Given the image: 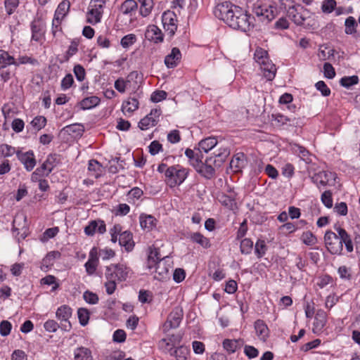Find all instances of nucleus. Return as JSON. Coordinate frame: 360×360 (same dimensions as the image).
<instances>
[{
    "mask_svg": "<svg viewBox=\"0 0 360 360\" xmlns=\"http://www.w3.org/2000/svg\"><path fill=\"white\" fill-rule=\"evenodd\" d=\"M167 258V256L160 255L158 248H150L146 265L150 270L155 269L154 278L161 281L168 277L170 265L166 264Z\"/></svg>",
    "mask_w": 360,
    "mask_h": 360,
    "instance_id": "obj_1",
    "label": "nucleus"
},
{
    "mask_svg": "<svg viewBox=\"0 0 360 360\" xmlns=\"http://www.w3.org/2000/svg\"><path fill=\"white\" fill-rule=\"evenodd\" d=\"M252 12L259 20L269 22L275 18L277 9L270 0H258L254 4Z\"/></svg>",
    "mask_w": 360,
    "mask_h": 360,
    "instance_id": "obj_2",
    "label": "nucleus"
},
{
    "mask_svg": "<svg viewBox=\"0 0 360 360\" xmlns=\"http://www.w3.org/2000/svg\"><path fill=\"white\" fill-rule=\"evenodd\" d=\"M250 19V15L244 12L241 8L237 6L233 8V11L226 24L233 29L247 32L253 27Z\"/></svg>",
    "mask_w": 360,
    "mask_h": 360,
    "instance_id": "obj_3",
    "label": "nucleus"
},
{
    "mask_svg": "<svg viewBox=\"0 0 360 360\" xmlns=\"http://www.w3.org/2000/svg\"><path fill=\"white\" fill-rule=\"evenodd\" d=\"M254 59L260 65L267 80L271 81L275 77L276 68L269 60L266 51L257 48L254 54Z\"/></svg>",
    "mask_w": 360,
    "mask_h": 360,
    "instance_id": "obj_4",
    "label": "nucleus"
},
{
    "mask_svg": "<svg viewBox=\"0 0 360 360\" xmlns=\"http://www.w3.org/2000/svg\"><path fill=\"white\" fill-rule=\"evenodd\" d=\"M188 174V169L179 165L169 167L165 172L166 182L170 187H175L185 181Z\"/></svg>",
    "mask_w": 360,
    "mask_h": 360,
    "instance_id": "obj_5",
    "label": "nucleus"
},
{
    "mask_svg": "<svg viewBox=\"0 0 360 360\" xmlns=\"http://www.w3.org/2000/svg\"><path fill=\"white\" fill-rule=\"evenodd\" d=\"M325 245L328 251L332 255H341L343 245L340 243L337 233L332 231H327L324 235Z\"/></svg>",
    "mask_w": 360,
    "mask_h": 360,
    "instance_id": "obj_6",
    "label": "nucleus"
},
{
    "mask_svg": "<svg viewBox=\"0 0 360 360\" xmlns=\"http://www.w3.org/2000/svg\"><path fill=\"white\" fill-rule=\"evenodd\" d=\"M128 271L124 264H111L107 266L105 273V278L115 279L117 281H125L127 278Z\"/></svg>",
    "mask_w": 360,
    "mask_h": 360,
    "instance_id": "obj_7",
    "label": "nucleus"
},
{
    "mask_svg": "<svg viewBox=\"0 0 360 360\" xmlns=\"http://www.w3.org/2000/svg\"><path fill=\"white\" fill-rule=\"evenodd\" d=\"M56 316L60 321V329L64 331L70 330L72 326L69 319L72 316V309L68 305H63L58 308Z\"/></svg>",
    "mask_w": 360,
    "mask_h": 360,
    "instance_id": "obj_8",
    "label": "nucleus"
},
{
    "mask_svg": "<svg viewBox=\"0 0 360 360\" xmlns=\"http://www.w3.org/2000/svg\"><path fill=\"white\" fill-rule=\"evenodd\" d=\"M236 7L237 6L232 4L229 1H224L215 6L214 13L217 18L222 20L226 23L233 11V8Z\"/></svg>",
    "mask_w": 360,
    "mask_h": 360,
    "instance_id": "obj_9",
    "label": "nucleus"
},
{
    "mask_svg": "<svg viewBox=\"0 0 360 360\" xmlns=\"http://www.w3.org/2000/svg\"><path fill=\"white\" fill-rule=\"evenodd\" d=\"M183 318V311L181 308H175L168 316L163 325V331L167 332L172 328H177Z\"/></svg>",
    "mask_w": 360,
    "mask_h": 360,
    "instance_id": "obj_10",
    "label": "nucleus"
},
{
    "mask_svg": "<svg viewBox=\"0 0 360 360\" xmlns=\"http://www.w3.org/2000/svg\"><path fill=\"white\" fill-rule=\"evenodd\" d=\"M16 156L27 171H32L35 167L36 160L32 150L23 153L18 150L16 152Z\"/></svg>",
    "mask_w": 360,
    "mask_h": 360,
    "instance_id": "obj_11",
    "label": "nucleus"
},
{
    "mask_svg": "<svg viewBox=\"0 0 360 360\" xmlns=\"http://www.w3.org/2000/svg\"><path fill=\"white\" fill-rule=\"evenodd\" d=\"M160 115V110L153 109L150 112L144 117L139 123V127L141 130H146L150 127L155 126Z\"/></svg>",
    "mask_w": 360,
    "mask_h": 360,
    "instance_id": "obj_12",
    "label": "nucleus"
},
{
    "mask_svg": "<svg viewBox=\"0 0 360 360\" xmlns=\"http://www.w3.org/2000/svg\"><path fill=\"white\" fill-rule=\"evenodd\" d=\"M162 24L166 32L169 36H173L177 29L175 23L176 15L173 12H164L162 17Z\"/></svg>",
    "mask_w": 360,
    "mask_h": 360,
    "instance_id": "obj_13",
    "label": "nucleus"
},
{
    "mask_svg": "<svg viewBox=\"0 0 360 360\" xmlns=\"http://www.w3.org/2000/svg\"><path fill=\"white\" fill-rule=\"evenodd\" d=\"M104 233L106 231L105 224L102 220H92L84 228V233L87 236H93L96 232Z\"/></svg>",
    "mask_w": 360,
    "mask_h": 360,
    "instance_id": "obj_14",
    "label": "nucleus"
},
{
    "mask_svg": "<svg viewBox=\"0 0 360 360\" xmlns=\"http://www.w3.org/2000/svg\"><path fill=\"white\" fill-rule=\"evenodd\" d=\"M335 230L337 232L340 243L342 245L345 244L346 250L348 252H352L354 250V247L350 235H349L344 229L340 226H335Z\"/></svg>",
    "mask_w": 360,
    "mask_h": 360,
    "instance_id": "obj_15",
    "label": "nucleus"
},
{
    "mask_svg": "<svg viewBox=\"0 0 360 360\" xmlns=\"http://www.w3.org/2000/svg\"><path fill=\"white\" fill-rule=\"evenodd\" d=\"M98 264L97 249L94 248L89 252L88 261L85 263L86 271L88 274L92 275L96 270Z\"/></svg>",
    "mask_w": 360,
    "mask_h": 360,
    "instance_id": "obj_16",
    "label": "nucleus"
},
{
    "mask_svg": "<svg viewBox=\"0 0 360 360\" xmlns=\"http://www.w3.org/2000/svg\"><path fill=\"white\" fill-rule=\"evenodd\" d=\"M146 37L155 43H159L163 41V34L161 30L154 25L148 27L146 32Z\"/></svg>",
    "mask_w": 360,
    "mask_h": 360,
    "instance_id": "obj_17",
    "label": "nucleus"
},
{
    "mask_svg": "<svg viewBox=\"0 0 360 360\" xmlns=\"http://www.w3.org/2000/svg\"><path fill=\"white\" fill-rule=\"evenodd\" d=\"M119 244L124 247L127 252L131 251L134 246L132 233L128 231H121L119 236Z\"/></svg>",
    "mask_w": 360,
    "mask_h": 360,
    "instance_id": "obj_18",
    "label": "nucleus"
},
{
    "mask_svg": "<svg viewBox=\"0 0 360 360\" xmlns=\"http://www.w3.org/2000/svg\"><path fill=\"white\" fill-rule=\"evenodd\" d=\"M327 321L326 314L323 310H319L315 316L313 324V332L319 333L322 331Z\"/></svg>",
    "mask_w": 360,
    "mask_h": 360,
    "instance_id": "obj_19",
    "label": "nucleus"
},
{
    "mask_svg": "<svg viewBox=\"0 0 360 360\" xmlns=\"http://www.w3.org/2000/svg\"><path fill=\"white\" fill-rule=\"evenodd\" d=\"M181 57V52L178 48H173L171 53L165 58V63L168 68L176 67Z\"/></svg>",
    "mask_w": 360,
    "mask_h": 360,
    "instance_id": "obj_20",
    "label": "nucleus"
},
{
    "mask_svg": "<svg viewBox=\"0 0 360 360\" xmlns=\"http://www.w3.org/2000/svg\"><path fill=\"white\" fill-rule=\"evenodd\" d=\"M56 164L57 155L51 154L47 157L46 161L41 166L39 167V171H42L45 174V176H48L56 167Z\"/></svg>",
    "mask_w": 360,
    "mask_h": 360,
    "instance_id": "obj_21",
    "label": "nucleus"
},
{
    "mask_svg": "<svg viewBox=\"0 0 360 360\" xmlns=\"http://www.w3.org/2000/svg\"><path fill=\"white\" fill-rule=\"evenodd\" d=\"M246 162L245 155L242 153L236 154L230 162V167L235 172H240Z\"/></svg>",
    "mask_w": 360,
    "mask_h": 360,
    "instance_id": "obj_22",
    "label": "nucleus"
},
{
    "mask_svg": "<svg viewBox=\"0 0 360 360\" xmlns=\"http://www.w3.org/2000/svg\"><path fill=\"white\" fill-rule=\"evenodd\" d=\"M212 158L206 160L205 163L200 165L197 172L206 179H211L214 174V169L211 165Z\"/></svg>",
    "mask_w": 360,
    "mask_h": 360,
    "instance_id": "obj_23",
    "label": "nucleus"
},
{
    "mask_svg": "<svg viewBox=\"0 0 360 360\" xmlns=\"http://www.w3.org/2000/svg\"><path fill=\"white\" fill-rule=\"evenodd\" d=\"M255 328L259 338L265 341L269 335V328L266 323L262 320H257L255 322Z\"/></svg>",
    "mask_w": 360,
    "mask_h": 360,
    "instance_id": "obj_24",
    "label": "nucleus"
},
{
    "mask_svg": "<svg viewBox=\"0 0 360 360\" xmlns=\"http://www.w3.org/2000/svg\"><path fill=\"white\" fill-rule=\"evenodd\" d=\"M62 131L75 137L82 136L84 127L81 124H73L67 125L63 128Z\"/></svg>",
    "mask_w": 360,
    "mask_h": 360,
    "instance_id": "obj_25",
    "label": "nucleus"
},
{
    "mask_svg": "<svg viewBox=\"0 0 360 360\" xmlns=\"http://www.w3.org/2000/svg\"><path fill=\"white\" fill-rule=\"evenodd\" d=\"M137 8L138 5L134 0H126L122 4L120 11L124 15H129L131 16L136 13Z\"/></svg>",
    "mask_w": 360,
    "mask_h": 360,
    "instance_id": "obj_26",
    "label": "nucleus"
},
{
    "mask_svg": "<svg viewBox=\"0 0 360 360\" xmlns=\"http://www.w3.org/2000/svg\"><path fill=\"white\" fill-rule=\"evenodd\" d=\"M189 354V348L183 345L175 347L172 352H170V355L174 356L175 360H188Z\"/></svg>",
    "mask_w": 360,
    "mask_h": 360,
    "instance_id": "obj_27",
    "label": "nucleus"
},
{
    "mask_svg": "<svg viewBox=\"0 0 360 360\" xmlns=\"http://www.w3.org/2000/svg\"><path fill=\"white\" fill-rule=\"evenodd\" d=\"M88 171L90 176L98 178L103 172V167L97 160H91L88 164Z\"/></svg>",
    "mask_w": 360,
    "mask_h": 360,
    "instance_id": "obj_28",
    "label": "nucleus"
},
{
    "mask_svg": "<svg viewBox=\"0 0 360 360\" xmlns=\"http://www.w3.org/2000/svg\"><path fill=\"white\" fill-rule=\"evenodd\" d=\"M139 221L141 228L144 229L151 230L156 224V219L152 215L141 214Z\"/></svg>",
    "mask_w": 360,
    "mask_h": 360,
    "instance_id": "obj_29",
    "label": "nucleus"
},
{
    "mask_svg": "<svg viewBox=\"0 0 360 360\" xmlns=\"http://www.w3.org/2000/svg\"><path fill=\"white\" fill-rule=\"evenodd\" d=\"M75 360H93L91 352L86 347H79L74 352Z\"/></svg>",
    "mask_w": 360,
    "mask_h": 360,
    "instance_id": "obj_30",
    "label": "nucleus"
},
{
    "mask_svg": "<svg viewBox=\"0 0 360 360\" xmlns=\"http://www.w3.org/2000/svg\"><path fill=\"white\" fill-rule=\"evenodd\" d=\"M217 144V141L214 137H208L202 139L199 143V150L208 153Z\"/></svg>",
    "mask_w": 360,
    "mask_h": 360,
    "instance_id": "obj_31",
    "label": "nucleus"
},
{
    "mask_svg": "<svg viewBox=\"0 0 360 360\" xmlns=\"http://www.w3.org/2000/svg\"><path fill=\"white\" fill-rule=\"evenodd\" d=\"M15 64V59L7 51L0 49V69Z\"/></svg>",
    "mask_w": 360,
    "mask_h": 360,
    "instance_id": "obj_32",
    "label": "nucleus"
},
{
    "mask_svg": "<svg viewBox=\"0 0 360 360\" xmlns=\"http://www.w3.org/2000/svg\"><path fill=\"white\" fill-rule=\"evenodd\" d=\"M329 175H330V173H328L326 171H321L315 174L311 177V179L313 182L317 184L318 186H325L327 185L329 181Z\"/></svg>",
    "mask_w": 360,
    "mask_h": 360,
    "instance_id": "obj_33",
    "label": "nucleus"
},
{
    "mask_svg": "<svg viewBox=\"0 0 360 360\" xmlns=\"http://www.w3.org/2000/svg\"><path fill=\"white\" fill-rule=\"evenodd\" d=\"M102 14L101 11H97L96 8H92L89 6V11L86 14V20L89 23L95 25L101 21Z\"/></svg>",
    "mask_w": 360,
    "mask_h": 360,
    "instance_id": "obj_34",
    "label": "nucleus"
},
{
    "mask_svg": "<svg viewBox=\"0 0 360 360\" xmlns=\"http://www.w3.org/2000/svg\"><path fill=\"white\" fill-rule=\"evenodd\" d=\"M242 345L240 340L226 339L223 342V347L229 353H234Z\"/></svg>",
    "mask_w": 360,
    "mask_h": 360,
    "instance_id": "obj_35",
    "label": "nucleus"
},
{
    "mask_svg": "<svg viewBox=\"0 0 360 360\" xmlns=\"http://www.w3.org/2000/svg\"><path fill=\"white\" fill-rule=\"evenodd\" d=\"M191 239L193 243L200 245L204 248H208L210 246L209 239L200 233L196 232L191 234Z\"/></svg>",
    "mask_w": 360,
    "mask_h": 360,
    "instance_id": "obj_36",
    "label": "nucleus"
},
{
    "mask_svg": "<svg viewBox=\"0 0 360 360\" xmlns=\"http://www.w3.org/2000/svg\"><path fill=\"white\" fill-rule=\"evenodd\" d=\"M100 103V99L97 96H90L84 98L81 103V108L84 110L91 109L96 107Z\"/></svg>",
    "mask_w": 360,
    "mask_h": 360,
    "instance_id": "obj_37",
    "label": "nucleus"
},
{
    "mask_svg": "<svg viewBox=\"0 0 360 360\" xmlns=\"http://www.w3.org/2000/svg\"><path fill=\"white\" fill-rule=\"evenodd\" d=\"M70 6V4L68 1H63L58 5L54 16L63 19L68 13Z\"/></svg>",
    "mask_w": 360,
    "mask_h": 360,
    "instance_id": "obj_38",
    "label": "nucleus"
},
{
    "mask_svg": "<svg viewBox=\"0 0 360 360\" xmlns=\"http://www.w3.org/2000/svg\"><path fill=\"white\" fill-rule=\"evenodd\" d=\"M141 3L140 7V13L142 16L146 17L148 16L153 8V0H139Z\"/></svg>",
    "mask_w": 360,
    "mask_h": 360,
    "instance_id": "obj_39",
    "label": "nucleus"
},
{
    "mask_svg": "<svg viewBox=\"0 0 360 360\" xmlns=\"http://www.w3.org/2000/svg\"><path fill=\"white\" fill-rule=\"evenodd\" d=\"M139 108V101L136 98H129L122 104V110L129 112L135 111Z\"/></svg>",
    "mask_w": 360,
    "mask_h": 360,
    "instance_id": "obj_40",
    "label": "nucleus"
},
{
    "mask_svg": "<svg viewBox=\"0 0 360 360\" xmlns=\"http://www.w3.org/2000/svg\"><path fill=\"white\" fill-rule=\"evenodd\" d=\"M345 33L347 34H352L356 32V27L357 23L354 17H348L345 22Z\"/></svg>",
    "mask_w": 360,
    "mask_h": 360,
    "instance_id": "obj_41",
    "label": "nucleus"
},
{
    "mask_svg": "<svg viewBox=\"0 0 360 360\" xmlns=\"http://www.w3.org/2000/svg\"><path fill=\"white\" fill-rule=\"evenodd\" d=\"M272 120H274L276 122V124L278 127L286 124L288 123L291 124V122L294 120L292 119L291 117L284 116L281 114L272 115Z\"/></svg>",
    "mask_w": 360,
    "mask_h": 360,
    "instance_id": "obj_42",
    "label": "nucleus"
},
{
    "mask_svg": "<svg viewBox=\"0 0 360 360\" xmlns=\"http://www.w3.org/2000/svg\"><path fill=\"white\" fill-rule=\"evenodd\" d=\"M302 241L307 245H314L316 243V237L311 231H305L302 234Z\"/></svg>",
    "mask_w": 360,
    "mask_h": 360,
    "instance_id": "obj_43",
    "label": "nucleus"
},
{
    "mask_svg": "<svg viewBox=\"0 0 360 360\" xmlns=\"http://www.w3.org/2000/svg\"><path fill=\"white\" fill-rule=\"evenodd\" d=\"M158 347L163 352L169 353V354L175 348V345H172V343L165 338L159 341Z\"/></svg>",
    "mask_w": 360,
    "mask_h": 360,
    "instance_id": "obj_44",
    "label": "nucleus"
},
{
    "mask_svg": "<svg viewBox=\"0 0 360 360\" xmlns=\"http://www.w3.org/2000/svg\"><path fill=\"white\" fill-rule=\"evenodd\" d=\"M358 82L359 77L356 75L344 77L340 81V84L346 88H349L350 86L358 84Z\"/></svg>",
    "mask_w": 360,
    "mask_h": 360,
    "instance_id": "obj_45",
    "label": "nucleus"
},
{
    "mask_svg": "<svg viewBox=\"0 0 360 360\" xmlns=\"http://www.w3.org/2000/svg\"><path fill=\"white\" fill-rule=\"evenodd\" d=\"M17 150L15 148L8 144L0 145V155L4 158L12 156L14 153L16 154Z\"/></svg>",
    "mask_w": 360,
    "mask_h": 360,
    "instance_id": "obj_46",
    "label": "nucleus"
},
{
    "mask_svg": "<svg viewBox=\"0 0 360 360\" xmlns=\"http://www.w3.org/2000/svg\"><path fill=\"white\" fill-rule=\"evenodd\" d=\"M266 250V245L264 240H259L255 244V252L257 257H263Z\"/></svg>",
    "mask_w": 360,
    "mask_h": 360,
    "instance_id": "obj_47",
    "label": "nucleus"
},
{
    "mask_svg": "<svg viewBox=\"0 0 360 360\" xmlns=\"http://www.w3.org/2000/svg\"><path fill=\"white\" fill-rule=\"evenodd\" d=\"M79 323L82 326H86L89 319V312L84 308H80L77 311Z\"/></svg>",
    "mask_w": 360,
    "mask_h": 360,
    "instance_id": "obj_48",
    "label": "nucleus"
},
{
    "mask_svg": "<svg viewBox=\"0 0 360 360\" xmlns=\"http://www.w3.org/2000/svg\"><path fill=\"white\" fill-rule=\"evenodd\" d=\"M253 246V242L249 238H245L240 242V251L243 254H249Z\"/></svg>",
    "mask_w": 360,
    "mask_h": 360,
    "instance_id": "obj_49",
    "label": "nucleus"
},
{
    "mask_svg": "<svg viewBox=\"0 0 360 360\" xmlns=\"http://www.w3.org/2000/svg\"><path fill=\"white\" fill-rule=\"evenodd\" d=\"M336 6V1L335 0H325L321 6V9L323 13H330Z\"/></svg>",
    "mask_w": 360,
    "mask_h": 360,
    "instance_id": "obj_50",
    "label": "nucleus"
},
{
    "mask_svg": "<svg viewBox=\"0 0 360 360\" xmlns=\"http://www.w3.org/2000/svg\"><path fill=\"white\" fill-rule=\"evenodd\" d=\"M321 201L326 207L331 208L333 207L332 193L330 191H324L321 195Z\"/></svg>",
    "mask_w": 360,
    "mask_h": 360,
    "instance_id": "obj_51",
    "label": "nucleus"
},
{
    "mask_svg": "<svg viewBox=\"0 0 360 360\" xmlns=\"http://www.w3.org/2000/svg\"><path fill=\"white\" fill-rule=\"evenodd\" d=\"M27 63H30L32 65H35V64H37L38 62L36 59H34L33 58L29 57L27 56H19V58H18L15 60V64H14V65L15 66H18L20 64H27Z\"/></svg>",
    "mask_w": 360,
    "mask_h": 360,
    "instance_id": "obj_52",
    "label": "nucleus"
},
{
    "mask_svg": "<svg viewBox=\"0 0 360 360\" xmlns=\"http://www.w3.org/2000/svg\"><path fill=\"white\" fill-rule=\"evenodd\" d=\"M136 41V36L133 34H127L122 38L120 44L123 48H128Z\"/></svg>",
    "mask_w": 360,
    "mask_h": 360,
    "instance_id": "obj_53",
    "label": "nucleus"
},
{
    "mask_svg": "<svg viewBox=\"0 0 360 360\" xmlns=\"http://www.w3.org/2000/svg\"><path fill=\"white\" fill-rule=\"evenodd\" d=\"M46 123V119L43 116H37L33 119L31 122V124L36 129L39 130L45 127Z\"/></svg>",
    "mask_w": 360,
    "mask_h": 360,
    "instance_id": "obj_54",
    "label": "nucleus"
},
{
    "mask_svg": "<svg viewBox=\"0 0 360 360\" xmlns=\"http://www.w3.org/2000/svg\"><path fill=\"white\" fill-rule=\"evenodd\" d=\"M44 327L45 330L49 333H55L58 328H60L59 325L56 321L50 319L44 323Z\"/></svg>",
    "mask_w": 360,
    "mask_h": 360,
    "instance_id": "obj_55",
    "label": "nucleus"
},
{
    "mask_svg": "<svg viewBox=\"0 0 360 360\" xmlns=\"http://www.w3.org/2000/svg\"><path fill=\"white\" fill-rule=\"evenodd\" d=\"M83 297L87 303L91 304H95L98 302V295L88 290L84 292Z\"/></svg>",
    "mask_w": 360,
    "mask_h": 360,
    "instance_id": "obj_56",
    "label": "nucleus"
},
{
    "mask_svg": "<svg viewBox=\"0 0 360 360\" xmlns=\"http://www.w3.org/2000/svg\"><path fill=\"white\" fill-rule=\"evenodd\" d=\"M78 51V43L75 41H71L70 45L68 47V49L65 53V59L66 61L69 60L70 57L76 54Z\"/></svg>",
    "mask_w": 360,
    "mask_h": 360,
    "instance_id": "obj_57",
    "label": "nucleus"
},
{
    "mask_svg": "<svg viewBox=\"0 0 360 360\" xmlns=\"http://www.w3.org/2000/svg\"><path fill=\"white\" fill-rule=\"evenodd\" d=\"M32 39L34 41H39L42 37V32L39 25H37L36 22L32 24Z\"/></svg>",
    "mask_w": 360,
    "mask_h": 360,
    "instance_id": "obj_58",
    "label": "nucleus"
},
{
    "mask_svg": "<svg viewBox=\"0 0 360 360\" xmlns=\"http://www.w3.org/2000/svg\"><path fill=\"white\" fill-rule=\"evenodd\" d=\"M309 11H303V10H300L299 13H296L295 17L292 20L296 25H302L304 22L307 19L306 14H307Z\"/></svg>",
    "mask_w": 360,
    "mask_h": 360,
    "instance_id": "obj_59",
    "label": "nucleus"
},
{
    "mask_svg": "<svg viewBox=\"0 0 360 360\" xmlns=\"http://www.w3.org/2000/svg\"><path fill=\"white\" fill-rule=\"evenodd\" d=\"M60 257V253L58 251H52L49 252L46 256L44 258L43 262L46 264H52L53 262L56 259H58Z\"/></svg>",
    "mask_w": 360,
    "mask_h": 360,
    "instance_id": "obj_60",
    "label": "nucleus"
},
{
    "mask_svg": "<svg viewBox=\"0 0 360 360\" xmlns=\"http://www.w3.org/2000/svg\"><path fill=\"white\" fill-rule=\"evenodd\" d=\"M315 86L317 90L321 91L323 96H328L330 94V89L327 86L323 81H319L316 82Z\"/></svg>",
    "mask_w": 360,
    "mask_h": 360,
    "instance_id": "obj_61",
    "label": "nucleus"
},
{
    "mask_svg": "<svg viewBox=\"0 0 360 360\" xmlns=\"http://www.w3.org/2000/svg\"><path fill=\"white\" fill-rule=\"evenodd\" d=\"M323 72L326 77L333 79L335 76V71L332 65L329 63H325L323 65Z\"/></svg>",
    "mask_w": 360,
    "mask_h": 360,
    "instance_id": "obj_62",
    "label": "nucleus"
},
{
    "mask_svg": "<svg viewBox=\"0 0 360 360\" xmlns=\"http://www.w3.org/2000/svg\"><path fill=\"white\" fill-rule=\"evenodd\" d=\"M11 323L8 321H2L0 323V334L2 336H7L11 330Z\"/></svg>",
    "mask_w": 360,
    "mask_h": 360,
    "instance_id": "obj_63",
    "label": "nucleus"
},
{
    "mask_svg": "<svg viewBox=\"0 0 360 360\" xmlns=\"http://www.w3.org/2000/svg\"><path fill=\"white\" fill-rule=\"evenodd\" d=\"M74 73L78 81L82 82L85 78V70L80 65H76L74 67Z\"/></svg>",
    "mask_w": 360,
    "mask_h": 360,
    "instance_id": "obj_64",
    "label": "nucleus"
}]
</instances>
